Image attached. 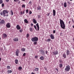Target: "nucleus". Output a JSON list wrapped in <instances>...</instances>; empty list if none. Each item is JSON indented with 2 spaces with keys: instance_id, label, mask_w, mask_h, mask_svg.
I'll return each mask as SVG.
<instances>
[{
  "instance_id": "b1692460",
  "label": "nucleus",
  "mask_w": 74,
  "mask_h": 74,
  "mask_svg": "<svg viewBox=\"0 0 74 74\" xmlns=\"http://www.w3.org/2000/svg\"><path fill=\"white\" fill-rule=\"evenodd\" d=\"M64 7H67V5L66 4V2H65L64 3Z\"/></svg>"
},
{
  "instance_id": "c03bdc74",
  "label": "nucleus",
  "mask_w": 74,
  "mask_h": 74,
  "mask_svg": "<svg viewBox=\"0 0 74 74\" xmlns=\"http://www.w3.org/2000/svg\"><path fill=\"white\" fill-rule=\"evenodd\" d=\"M31 4H32V2L31 1H29V5H31Z\"/></svg>"
},
{
  "instance_id": "2eb2a0df",
  "label": "nucleus",
  "mask_w": 74,
  "mask_h": 74,
  "mask_svg": "<svg viewBox=\"0 0 74 74\" xmlns=\"http://www.w3.org/2000/svg\"><path fill=\"white\" fill-rule=\"evenodd\" d=\"M58 51H56L53 53V55H58Z\"/></svg>"
},
{
  "instance_id": "e2e57ef3",
  "label": "nucleus",
  "mask_w": 74,
  "mask_h": 74,
  "mask_svg": "<svg viewBox=\"0 0 74 74\" xmlns=\"http://www.w3.org/2000/svg\"><path fill=\"white\" fill-rule=\"evenodd\" d=\"M23 1H25V0H23Z\"/></svg>"
},
{
  "instance_id": "c9c22d12",
  "label": "nucleus",
  "mask_w": 74,
  "mask_h": 74,
  "mask_svg": "<svg viewBox=\"0 0 74 74\" xmlns=\"http://www.w3.org/2000/svg\"><path fill=\"white\" fill-rule=\"evenodd\" d=\"M3 3V0H0V4H2Z\"/></svg>"
},
{
  "instance_id": "6e6d98bb",
  "label": "nucleus",
  "mask_w": 74,
  "mask_h": 74,
  "mask_svg": "<svg viewBox=\"0 0 74 74\" xmlns=\"http://www.w3.org/2000/svg\"><path fill=\"white\" fill-rule=\"evenodd\" d=\"M72 22H73V23H74V20H73V19H72Z\"/></svg>"
},
{
  "instance_id": "f3484780",
  "label": "nucleus",
  "mask_w": 74,
  "mask_h": 74,
  "mask_svg": "<svg viewBox=\"0 0 74 74\" xmlns=\"http://www.w3.org/2000/svg\"><path fill=\"white\" fill-rule=\"evenodd\" d=\"M33 22L35 24H36V23H37V21H36V19L34 18H33Z\"/></svg>"
},
{
  "instance_id": "ddd939ff",
  "label": "nucleus",
  "mask_w": 74,
  "mask_h": 74,
  "mask_svg": "<svg viewBox=\"0 0 74 74\" xmlns=\"http://www.w3.org/2000/svg\"><path fill=\"white\" fill-rule=\"evenodd\" d=\"M38 29V31L39 30V29H40V27H39V25H38V23H37L36 25Z\"/></svg>"
},
{
  "instance_id": "aec40b11",
  "label": "nucleus",
  "mask_w": 74,
  "mask_h": 74,
  "mask_svg": "<svg viewBox=\"0 0 74 74\" xmlns=\"http://www.w3.org/2000/svg\"><path fill=\"white\" fill-rule=\"evenodd\" d=\"M63 57L64 58H66V53L63 54Z\"/></svg>"
},
{
  "instance_id": "a211bd4d",
  "label": "nucleus",
  "mask_w": 74,
  "mask_h": 74,
  "mask_svg": "<svg viewBox=\"0 0 74 74\" xmlns=\"http://www.w3.org/2000/svg\"><path fill=\"white\" fill-rule=\"evenodd\" d=\"M13 40L14 41H19V39H18V38H15L13 39Z\"/></svg>"
},
{
  "instance_id": "a19ab883",
  "label": "nucleus",
  "mask_w": 74,
  "mask_h": 74,
  "mask_svg": "<svg viewBox=\"0 0 74 74\" xmlns=\"http://www.w3.org/2000/svg\"><path fill=\"white\" fill-rule=\"evenodd\" d=\"M38 18H41V15H38Z\"/></svg>"
},
{
  "instance_id": "de8ad7c7",
  "label": "nucleus",
  "mask_w": 74,
  "mask_h": 74,
  "mask_svg": "<svg viewBox=\"0 0 74 74\" xmlns=\"http://www.w3.org/2000/svg\"><path fill=\"white\" fill-rule=\"evenodd\" d=\"M44 68L45 70H47V67H44Z\"/></svg>"
},
{
  "instance_id": "7c9ffc66",
  "label": "nucleus",
  "mask_w": 74,
  "mask_h": 74,
  "mask_svg": "<svg viewBox=\"0 0 74 74\" xmlns=\"http://www.w3.org/2000/svg\"><path fill=\"white\" fill-rule=\"evenodd\" d=\"M19 32H20V33H22V32H23V29H20L19 30Z\"/></svg>"
},
{
  "instance_id": "f257e3e1",
  "label": "nucleus",
  "mask_w": 74,
  "mask_h": 74,
  "mask_svg": "<svg viewBox=\"0 0 74 74\" xmlns=\"http://www.w3.org/2000/svg\"><path fill=\"white\" fill-rule=\"evenodd\" d=\"M60 26L62 29H65V24H64V22L61 19H60Z\"/></svg>"
},
{
  "instance_id": "79ce46f5",
  "label": "nucleus",
  "mask_w": 74,
  "mask_h": 74,
  "mask_svg": "<svg viewBox=\"0 0 74 74\" xmlns=\"http://www.w3.org/2000/svg\"><path fill=\"white\" fill-rule=\"evenodd\" d=\"M29 12V10L28 9H27L26 10V13H28V12Z\"/></svg>"
},
{
  "instance_id": "774afa93",
  "label": "nucleus",
  "mask_w": 74,
  "mask_h": 74,
  "mask_svg": "<svg viewBox=\"0 0 74 74\" xmlns=\"http://www.w3.org/2000/svg\"><path fill=\"white\" fill-rule=\"evenodd\" d=\"M73 49L74 50V47H73Z\"/></svg>"
},
{
  "instance_id": "6e6552de",
  "label": "nucleus",
  "mask_w": 74,
  "mask_h": 74,
  "mask_svg": "<svg viewBox=\"0 0 74 74\" xmlns=\"http://www.w3.org/2000/svg\"><path fill=\"white\" fill-rule=\"evenodd\" d=\"M16 29L17 30H20L21 29V26H19V25H17L16 26Z\"/></svg>"
},
{
  "instance_id": "20e7f679",
  "label": "nucleus",
  "mask_w": 74,
  "mask_h": 74,
  "mask_svg": "<svg viewBox=\"0 0 74 74\" xmlns=\"http://www.w3.org/2000/svg\"><path fill=\"white\" fill-rule=\"evenodd\" d=\"M5 25V20H2L0 22V25L3 26V25Z\"/></svg>"
},
{
  "instance_id": "c85d7f7f",
  "label": "nucleus",
  "mask_w": 74,
  "mask_h": 74,
  "mask_svg": "<svg viewBox=\"0 0 74 74\" xmlns=\"http://www.w3.org/2000/svg\"><path fill=\"white\" fill-rule=\"evenodd\" d=\"M29 34H27L26 37V38H28L29 37Z\"/></svg>"
},
{
  "instance_id": "09e8293b",
  "label": "nucleus",
  "mask_w": 74,
  "mask_h": 74,
  "mask_svg": "<svg viewBox=\"0 0 74 74\" xmlns=\"http://www.w3.org/2000/svg\"><path fill=\"white\" fill-rule=\"evenodd\" d=\"M55 32H56L55 30H53V33H54V34L55 33Z\"/></svg>"
},
{
  "instance_id": "864d4df0",
  "label": "nucleus",
  "mask_w": 74,
  "mask_h": 74,
  "mask_svg": "<svg viewBox=\"0 0 74 74\" xmlns=\"http://www.w3.org/2000/svg\"><path fill=\"white\" fill-rule=\"evenodd\" d=\"M68 3L69 4H70V1L68 2Z\"/></svg>"
},
{
  "instance_id": "412c9836",
  "label": "nucleus",
  "mask_w": 74,
  "mask_h": 74,
  "mask_svg": "<svg viewBox=\"0 0 74 74\" xmlns=\"http://www.w3.org/2000/svg\"><path fill=\"white\" fill-rule=\"evenodd\" d=\"M59 66L60 68H62V67H63V64H60Z\"/></svg>"
},
{
  "instance_id": "e433bc0d",
  "label": "nucleus",
  "mask_w": 74,
  "mask_h": 74,
  "mask_svg": "<svg viewBox=\"0 0 74 74\" xmlns=\"http://www.w3.org/2000/svg\"><path fill=\"white\" fill-rule=\"evenodd\" d=\"M34 42V45H36V44H37V41H36V42Z\"/></svg>"
},
{
  "instance_id": "680f3d73",
  "label": "nucleus",
  "mask_w": 74,
  "mask_h": 74,
  "mask_svg": "<svg viewBox=\"0 0 74 74\" xmlns=\"http://www.w3.org/2000/svg\"><path fill=\"white\" fill-rule=\"evenodd\" d=\"M49 13H48V16H49Z\"/></svg>"
},
{
  "instance_id": "39448f33",
  "label": "nucleus",
  "mask_w": 74,
  "mask_h": 74,
  "mask_svg": "<svg viewBox=\"0 0 74 74\" xmlns=\"http://www.w3.org/2000/svg\"><path fill=\"white\" fill-rule=\"evenodd\" d=\"M70 70V66L69 65H67L66 66V68L65 69V70L66 71H69Z\"/></svg>"
},
{
  "instance_id": "bb28decb",
  "label": "nucleus",
  "mask_w": 74,
  "mask_h": 74,
  "mask_svg": "<svg viewBox=\"0 0 74 74\" xmlns=\"http://www.w3.org/2000/svg\"><path fill=\"white\" fill-rule=\"evenodd\" d=\"M50 41H51V39L49 38L47 40H45V41H46V42H49Z\"/></svg>"
},
{
  "instance_id": "393cba45",
  "label": "nucleus",
  "mask_w": 74,
  "mask_h": 74,
  "mask_svg": "<svg viewBox=\"0 0 74 74\" xmlns=\"http://www.w3.org/2000/svg\"><path fill=\"white\" fill-rule=\"evenodd\" d=\"M21 51H22V52H24L25 51V49L24 48H22L21 49Z\"/></svg>"
},
{
  "instance_id": "f8f14e48",
  "label": "nucleus",
  "mask_w": 74,
  "mask_h": 74,
  "mask_svg": "<svg viewBox=\"0 0 74 74\" xmlns=\"http://www.w3.org/2000/svg\"><path fill=\"white\" fill-rule=\"evenodd\" d=\"M67 55H70V51L68 49L66 50V52Z\"/></svg>"
},
{
  "instance_id": "cd10ccee",
  "label": "nucleus",
  "mask_w": 74,
  "mask_h": 74,
  "mask_svg": "<svg viewBox=\"0 0 74 74\" xmlns=\"http://www.w3.org/2000/svg\"><path fill=\"white\" fill-rule=\"evenodd\" d=\"M7 70H10V69H11V67L9 66H7Z\"/></svg>"
},
{
  "instance_id": "473e14b6",
  "label": "nucleus",
  "mask_w": 74,
  "mask_h": 74,
  "mask_svg": "<svg viewBox=\"0 0 74 74\" xmlns=\"http://www.w3.org/2000/svg\"><path fill=\"white\" fill-rule=\"evenodd\" d=\"M29 30L30 31V32H32V30H33V28H32V27H30V28H29Z\"/></svg>"
},
{
  "instance_id": "bf43d9fd",
  "label": "nucleus",
  "mask_w": 74,
  "mask_h": 74,
  "mask_svg": "<svg viewBox=\"0 0 74 74\" xmlns=\"http://www.w3.org/2000/svg\"><path fill=\"white\" fill-rule=\"evenodd\" d=\"M63 34V33L62 32H61L60 34Z\"/></svg>"
},
{
  "instance_id": "49530a36",
  "label": "nucleus",
  "mask_w": 74,
  "mask_h": 74,
  "mask_svg": "<svg viewBox=\"0 0 74 74\" xmlns=\"http://www.w3.org/2000/svg\"><path fill=\"white\" fill-rule=\"evenodd\" d=\"M2 7H4V3H2L1 5Z\"/></svg>"
},
{
  "instance_id": "5701e85b",
  "label": "nucleus",
  "mask_w": 74,
  "mask_h": 74,
  "mask_svg": "<svg viewBox=\"0 0 74 74\" xmlns=\"http://www.w3.org/2000/svg\"><path fill=\"white\" fill-rule=\"evenodd\" d=\"M18 60L17 59H16L15 60V63L16 64H18Z\"/></svg>"
},
{
  "instance_id": "72a5a7b5",
  "label": "nucleus",
  "mask_w": 74,
  "mask_h": 74,
  "mask_svg": "<svg viewBox=\"0 0 74 74\" xmlns=\"http://www.w3.org/2000/svg\"><path fill=\"white\" fill-rule=\"evenodd\" d=\"M29 14H32V11H31V10H30L29 13Z\"/></svg>"
},
{
  "instance_id": "7ed1b4c3",
  "label": "nucleus",
  "mask_w": 74,
  "mask_h": 74,
  "mask_svg": "<svg viewBox=\"0 0 74 74\" xmlns=\"http://www.w3.org/2000/svg\"><path fill=\"white\" fill-rule=\"evenodd\" d=\"M38 40V38L37 37H35L31 39V40L32 42H36V41H37Z\"/></svg>"
},
{
  "instance_id": "9b49d317",
  "label": "nucleus",
  "mask_w": 74,
  "mask_h": 74,
  "mask_svg": "<svg viewBox=\"0 0 74 74\" xmlns=\"http://www.w3.org/2000/svg\"><path fill=\"white\" fill-rule=\"evenodd\" d=\"M37 10H38L39 11H41V7H40V6H38V7L36 8Z\"/></svg>"
},
{
  "instance_id": "1a4fd4ad",
  "label": "nucleus",
  "mask_w": 74,
  "mask_h": 74,
  "mask_svg": "<svg viewBox=\"0 0 74 74\" xmlns=\"http://www.w3.org/2000/svg\"><path fill=\"white\" fill-rule=\"evenodd\" d=\"M50 37L52 40H53V39H55V37H54V35H53V34H51L50 35Z\"/></svg>"
},
{
  "instance_id": "338daca9",
  "label": "nucleus",
  "mask_w": 74,
  "mask_h": 74,
  "mask_svg": "<svg viewBox=\"0 0 74 74\" xmlns=\"http://www.w3.org/2000/svg\"><path fill=\"white\" fill-rule=\"evenodd\" d=\"M73 41H74V38H73Z\"/></svg>"
},
{
  "instance_id": "c756f323",
  "label": "nucleus",
  "mask_w": 74,
  "mask_h": 74,
  "mask_svg": "<svg viewBox=\"0 0 74 74\" xmlns=\"http://www.w3.org/2000/svg\"><path fill=\"white\" fill-rule=\"evenodd\" d=\"M10 12L11 13V15H13L14 14V13L13 12H12V10H11L10 11Z\"/></svg>"
},
{
  "instance_id": "f03ea898",
  "label": "nucleus",
  "mask_w": 74,
  "mask_h": 74,
  "mask_svg": "<svg viewBox=\"0 0 74 74\" xmlns=\"http://www.w3.org/2000/svg\"><path fill=\"white\" fill-rule=\"evenodd\" d=\"M8 14V11H7L6 10H4L3 12H0V14L1 15H3V16H8V14L7 15H5V14Z\"/></svg>"
},
{
  "instance_id": "052dcab7",
  "label": "nucleus",
  "mask_w": 74,
  "mask_h": 74,
  "mask_svg": "<svg viewBox=\"0 0 74 74\" xmlns=\"http://www.w3.org/2000/svg\"><path fill=\"white\" fill-rule=\"evenodd\" d=\"M72 27H73V28H74V25H73Z\"/></svg>"
},
{
  "instance_id": "69168bd1",
  "label": "nucleus",
  "mask_w": 74,
  "mask_h": 74,
  "mask_svg": "<svg viewBox=\"0 0 74 74\" xmlns=\"http://www.w3.org/2000/svg\"><path fill=\"white\" fill-rule=\"evenodd\" d=\"M70 23V21H69V23Z\"/></svg>"
},
{
  "instance_id": "603ef678",
  "label": "nucleus",
  "mask_w": 74,
  "mask_h": 74,
  "mask_svg": "<svg viewBox=\"0 0 74 74\" xmlns=\"http://www.w3.org/2000/svg\"><path fill=\"white\" fill-rule=\"evenodd\" d=\"M31 26H33V23H31Z\"/></svg>"
},
{
  "instance_id": "5fc2aeb1",
  "label": "nucleus",
  "mask_w": 74,
  "mask_h": 74,
  "mask_svg": "<svg viewBox=\"0 0 74 74\" xmlns=\"http://www.w3.org/2000/svg\"><path fill=\"white\" fill-rule=\"evenodd\" d=\"M46 54H47V53H48V51H46Z\"/></svg>"
},
{
  "instance_id": "4c0bfd02",
  "label": "nucleus",
  "mask_w": 74,
  "mask_h": 74,
  "mask_svg": "<svg viewBox=\"0 0 74 74\" xmlns=\"http://www.w3.org/2000/svg\"><path fill=\"white\" fill-rule=\"evenodd\" d=\"M55 70L56 72V71L57 72H58V71L59 70V69H58L57 68H56Z\"/></svg>"
},
{
  "instance_id": "4468645a",
  "label": "nucleus",
  "mask_w": 74,
  "mask_h": 74,
  "mask_svg": "<svg viewBox=\"0 0 74 74\" xmlns=\"http://www.w3.org/2000/svg\"><path fill=\"white\" fill-rule=\"evenodd\" d=\"M53 16H55V15H56V11L55 10H53Z\"/></svg>"
},
{
  "instance_id": "0e129e2a",
  "label": "nucleus",
  "mask_w": 74,
  "mask_h": 74,
  "mask_svg": "<svg viewBox=\"0 0 74 74\" xmlns=\"http://www.w3.org/2000/svg\"><path fill=\"white\" fill-rule=\"evenodd\" d=\"M18 3H21V1H19V2H18Z\"/></svg>"
},
{
  "instance_id": "58836bf2",
  "label": "nucleus",
  "mask_w": 74,
  "mask_h": 74,
  "mask_svg": "<svg viewBox=\"0 0 74 74\" xmlns=\"http://www.w3.org/2000/svg\"><path fill=\"white\" fill-rule=\"evenodd\" d=\"M34 28H35V29H36V30H37V27L36 26V25H34Z\"/></svg>"
},
{
  "instance_id": "8fccbe9b",
  "label": "nucleus",
  "mask_w": 74,
  "mask_h": 74,
  "mask_svg": "<svg viewBox=\"0 0 74 74\" xmlns=\"http://www.w3.org/2000/svg\"><path fill=\"white\" fill-rule=\"evenodd\" d=\"M38 57V56H35V58H36V59H37Z\"/></svg>"
},
{
  "instance_id": "0eeeda50",
  "label": "nucleus",
  "mask_w": 74,
  "mask_h": 74,
  "mask_svg": "<svg viewBox=\"0 0 74 74\" xmlns=\"http://www.w3.org/2000/svg\"><path fill=\"white\" fill-rule=\"evenodd\" d=\"M2 37L3 38H6L7 37V35L6 34H3L2 35Z\"/></svg>"
},
{
  "instance_id": "2f4dec72",
  "label": "nucleus",
  "mask_w": 74,
  "mask_h": 74,
  "mask_svg": "<svg viewBox=\"0 0 74 74\" xmlns=\"http://www.w3.org/2000/svg\"><path fill=\"white\" fill-rule=\"evenodd\" d=\"M12 73V71L11 70H9L8 71V73Z\"/></svg>"
},
{
  "instance_id": "a18cd8bd",
  "label": "nucleus",
  "mask_w": 74,
  "mask_h": 74,
  "mask_svg": "<svg viewBox=\"0 0 74 74\" xmlns=\"http://www.w3.org/2000/svg\"><path fill=\"white\" fill-rule=\"evenodd\" d=\"M14 1L15 2H16V1H19V0H14Z\"/></svg>"
},
{
  "instance_id": "13d9d810",
  "label": "nucleus",
  "mask_w": 74,
  "mask_h": 74,
  "mask_svg": "<svg viewBox=\"0 0 74 74\" xmlns=\"http://www.w3.org/2000/svg\"><path fill=\"white\" fill-rule=\"evenodd\" d=\"M1 58H0V62H1Z\"/></svg>"
},
{
  "instance_id": "6ab92c4d",
  "label": "nucleus",
  "mask_w": 74,
  "mask_h": 74,
  "mask_svg": "<svg viewBox=\"0 0 74 74\" xmlns=\"http://www.w3.org/2000/svg\"><path fill=\"white\" fill-rule=\"evenodd\" d=\"M40 59L42 60H44V57L43 56H41L40 57Z\"/></svg>"
},
{
  "instance_id": "423d86ee",
  "label": "nucleus",
  "mask_w": 74,
  "mask_h": 74,
  "mask_svg": "<svg viewBox=\"0 0 74 74\" xmlns=\"http://www.w3.org/2000/svg\"><path fill=\"white\" fill-rule=\"evenodd\" d=\"M19 51L18 49H16V55L18 56H19Z\"/></svg>"
},
{
  "instance_id": "4be33fe9",
  "label": "nucleus",
  "mask_w": 74,
  "mask_h": 74,
  "mask_svg": "<svg viewBox=\"0 0 74 74\" xmlns=\"http://www.w3.org/2000/svg\"><path fill=\"white\" fill-rule=\"evenodd\" d=\"M20 13L21 15H23V14H25V10H23V12L22 11H21Z\"/></svg>"
},
{
  "instance_id": "f704fd0d",
  "label": "nucleus",
  "mask_w": 74,
  "mask_h": 74,
  "mask_svg": "<svg viewBox=\"0 0 74 74\" xmlns=\"http://www.w3.org/2000/svg\"><path fill=\"white\" fill-rule=\"evenodd\" d=\"M22 8H25V5L23 4L22 5Z\"/></svg>"
},
{
  "instance_id": "ea45409f",
  "label": "nucleus",
  "mask_w": 74,
  "mask_h": 74,
  "mask_svg": "<svg viewBox=\"0 0 74 74\" xmlns=\"http://www.w3.org/2000/svg\"><path fill=\"white\" fill-rule=\"evenodd\" d=\"M18 69L19 70H22V67L21 66H20L18 67Z\"/></svg>"
},
{
  "instance_id": "4d7b16f0",
  "label": "nucleus",
  "mask_w": 74,
  "mask_h": 74,
  "mask_svg": "<svg viewBox=\"0 0 74 74\" xmlns=\"http://www.w3.org/2000/svg\"><path fill=\"white\" fill-rule=\"evenodd\" d=\"M31 74H35L34 72H32L31 73Z\"/></svg>"
},
{
  "instance_id": "3c124183",
  "label": "nucleus",
  "mask_w": 74,
  "mask_h": 74,
  "mask_svg": "<svg viewBox=\"0 0 74 74\" xmlns=\"http://www.w3.org/2000/svg\"><path fill=\"white\" fill-rule=\"evenodd\" d=\"M6 1V2H8V1H9L10 0H5Z\"/></svg>"
},
{
  "instance_id": "9d476101",
  "label": "nucleus",
  "mask_w": 74,
  "mask_h": 74,
  "mask_svg": "<svg viewBox=\"0 0 74 74\" xmlns=\"http://www.w3.org/2000/svg\"><path fill=\"white\" fill-rule=\"evenodd\" d=\"M6 26L8 28H10L11 27V25H10V23H8L6 24Z\"/></svg>"
},
{
  "instance_id": "37998d69",
  "label": "nucleus",
  "mask_w": 74,
  "mask_h": 74,
  "mask_svg": "<svg viewBox=\"0 0 74 74\" xmlns=\"http://www.w3.org/2000/svg\"><path fill=\"white\" fill-rule=\"evenodd\" d=\"M25 55H26V53H24L23 54V56H25Z\"/></svg>"
},
{
  "instance_id": "dca6fc26",
  "label": "nucleus",
  "mask_w": 74,
  "mask_h": 74,
  "mask_svg": "<svg viewBox=\"0 0 74 74\" xmlns=\"http://www.w3.org/2000/svg\"><path fill=\"white\" fill-rule=\"evenodd\" d=\"M24 22L25 23H27V24H28L29 23V21H27V20L26 19H25L24 20Z\"/></svg>"
},
{
  "instance_id": "a878e982",
  "label": "nucleus",
  "mask_w": 74,
  "mask_h": 74,
  "mask_svg": "<svg viewBox=\"0 0 74 74\" xmlns=\"http://www.w3.org/2000/svg\"><path fill=\"white\" fill-rule=\"evenodd\" d=\"M38 70H39V69L38 68H36L35 69V71H38Z\"/></svg>"
}]
</instances>
